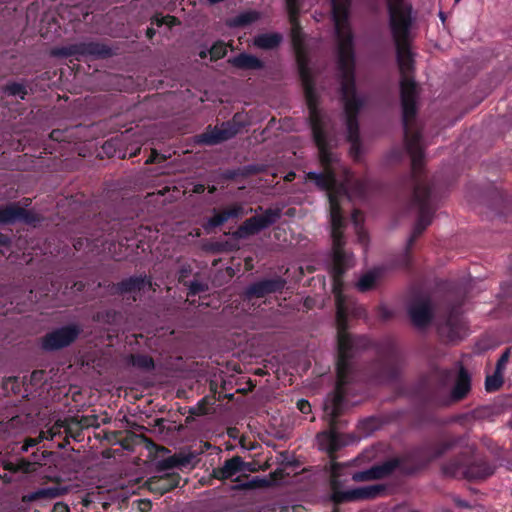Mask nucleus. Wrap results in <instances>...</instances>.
Listing matches in <instances>:
<instances>
[{"instance_id": "obj_55", "label": "nucleus", "mask_w": 512, "mask_h": 512, "mask_svg": "<svg viewBox=\"0 0 512 512\" xmlns=\"http://www.w3.org/2000/svg\"><path fill=\"white\" fill-rule=\"evenodd\" d=\"M205 190V186L202 184H197L194 186L193 192L194 193H202Z\"/></svg>"}, {"instance_id": "obj_59", "label": "nucleus", "mask_w": 512, "mask_h": 512, "mask_svg": "<svg viewBox=\"0 0 512 512\" xmlns=\"http://www.w3.org/2000/svg\"><path fill=\"white\" fill-rule=\"evenodd\" d=\"M294 176H295V174H294V173H289V174L286 176V180H287V181H291V180H293V179H294Z\"/></svg>"}, {"instance_id": "obj_5", "label": "nucleus", "mask_w": 512, "mask_h": 512, "mask_svg": "<svg viewBox=\"0 0 512 512\" xmlns=\"http://www.w3.org/2000/svg\"><path fill=\"white\" fill-rule=\"evenodd\" d=\"M387 6L395 45L409 44L411 5L405 0H387Z\"/></svg>"}, {"instance_id": "obj_6", "label": "nucleus", "mask_w": 512, "mask_h": 512, "mask_svg": "<svg viewBox=\"0 0 512 512\" xmlns=\"http://www.w3.org/2000/svg\"><path fill=\"white\" fill-rule=\"evenodd\" d=\"M242 127L240 115L235 114L231 120L218 126L209 125L203 133L195 136V142L208 146L217 145L236 136Z\"/></svg>"}, {"instance_id": "obj_63", "label": "nucleus", "mask_w": 512, "mask_h": 512, "mask_svg": "<svg viewBox=\"0 0 512 512\" xmlns=\"http://www.w3.org/2000/svg\"><path fill=\"white\" fill-rule=\"evenodd\" d=\"M215 191H216V187L215 186L209 187V192L210 193H213Z\"/></svg>"}, {"instance_id": "obj_7", "label": "nucleus", "mask_w": 512, "mask_h": 512, "mask_svg": "<svg viewBox=\"0 0 512 512\" xmlns=\"http://www.w3.org/2000/svg\"><path fill=\"white\" fill-rule=\"evenodd\" d=\"M344 396L345 395L342 394L331 393L324 402V411L329 418L330 425V431L326 433L329 441L327 450L330 454L336 452L342 445L336 433V419L342 413Z\"/></svg>"}, {"instance_id": "obj_37", "label": "nucleus", "mask_w": 512, "mask_h": 512, "mask_svg": "<svg viewBox=\"0 0 512 512\" xmlns=\"http://www.w3.org/2000/svg\"><path fill=\"white\" fill-rule=\"evenodd\" d=\"M209 54L212 60H218L223 58L226 55V45L223 42L215 43L211 47Z\"/></svg>"}, {"instance_id": "obj_18", "label": "nucleus", "mask_w": 512, "mask_h": 512, "mask_svg": "<svg viewBox=\"0 0 512 512\" xmlns=\"http://www.w3.org/2000/svg\"><path fill=\"white\" fill-rule=\"evenodd\" d=\"M470 391V375L467 370L463 366H459L458 375L456 378L455 385L451 390L449 399L445 403L449 405L450 403H455L462 400Z\"/></svg>"}, {"instance_id": "obj_2", "label": "nucleus", "mask_w": 512, "mask_h": 512, "mask_svg": "<svg viewBox=\"0 0 512 512\" xmlns=\"http://www.w3.org/2000/svg\"><path fill=\"white\" fill-rule=\"evenodd\" d=\"M397 62L400 72V90L402 104V121L404 127L405 144L411 156L412 172L414 177L413 202L419 209V217L409 237L403 255L398 264L408 267L411 261L410 251L416 239L431 223V212L428 208L430 195V180L420 175L422 167V146L419 128L416 121L417 87L413 79L414 60L409 44L396 45Z\"/></svg>"}, {"instance_id": "obj_34", "label": "nucleus", "mask_w": 512, "mask_h": 512, "mask_svg": "<svg viewBox=\"0 0 512 512\" xmlns=\"http://www.w3.org/2000/svg\"><path fill=\"white\" fill-rule=\"evenodd\" d=\"M454 446L453 441H444L437 444L433 450L431 455L429 456V460H434L436 458L441 457L445 452L450 450Z\"/></svg>"}, {"instance_id": "obj_19", "label": "nucleus", "mask_w": 512, "mask_h": 512, "mask_svg": "<svg viewBox=\"0 0 512 512\" xmlns=\"http://www.w3.org/2000/svg\"><path fill=\"white\" fill-rule=\"evenodd\" d=\"M489 205L499 214H506L512 211V195L507 191L495 189L490 193Z\"/></svg>"}, {"instance_id": "obj_64", "label": "nucleus", "mask_w": 512, "mask_h": 512, "mask_svg": "<svg viewBox=\"0 0 512 512\" xmlns=\"http://www.w3.org/2000/svg\"><path fill=\"white\" fill-rule=\"evenodd\" d=\"M106 315H107L108 317H109L110 315H112L113 317H115V316L117 315V313H116V312H108Z\"/></svg>"}, {"instance_id": "obj_24", "label": "nucleus", "mask_w": 512, "mask_h": 512, "mask_svg": "<svg viewBox=\"0 0 512 512\" xmlns=\"http://www.w3.org/2000/svg\"><path fill=\"white\" fill-rule=\"evenodd\" d=\"M282 41V36L278 33H266L256 36L253 40V44L264 50L274 49Z\"/></svg>"}, {"instance_id": "obj_14", "label": "nucleus", "mask_w": 512, "mask_h": 512, "mask_svg": "<svg viewBox=\"0 0 512 512\" xmlns=\"http://www.w3.org/2000/svg\"><path fill=\"white\" fill-rule=\"evenodd\" d=\"M18 220L26 223L39 221V217L32 211L26 210L18 203L0 205V224L14 223Z\"/></svg>"}, {"instance_id": "obj_31", "label": "nucleus", "mask_w": 512, "mask_h": 512, "mask_svg": "<svg viewBox=\"0 0 512 512\" xmlns=\"http://www.w3.org/2000/svg\"><path fill=\"white\" fill-rule=\"evenodd\" d=\"M260 18V13L257 11H248L238 15L233 19L234 26H245L257 21Z\"/></svg>"}, {"instance_id": "obj_41", "label": "nucleus", "mask_w": 512, "mask_h": 512, "mask_svg": "<svg viewBox=\"0 0 512 512\" xmlns=\"http://www.w3.org/2000/svg\"><path fill=\"white\" fill-rule=\"evenodd\" d=\"M192 274V269L190 265H183L181 266L179 272H178V281L180 283H183V285H187V278Z\"/></svg>"}, {"instance_id": "obj_25", "label": "nucleus", "mask_w": 512, "mask_h": 512, "mask_svg": "<svg viewBox=\"0 0 512 512\" xmlns=\"http://www.w3.org/2000/svg\"><path fill=\"white\" fill-rule=\"evenodd\" d=\"M129 363L144 372H149L154 369V361L152 357L146 354H132L129 357Z\"/></svg>"}, {"instance_id": "obj_3", "label": "nucleus", "mask_w": 512, "mask_h": 512, "mask_svg": "<svg viewBox=\"0 0 512 512\" xmlns=\"http://www.w3.org/2000/svg\"><path fill=\"white\" fill-rule=\"evenodd\" d=\"M291 24V36L296 52L298 70L304 88L305 98L309 109V119L314 142L318 149V157L322 170L307 173L306 179L315 183L322 190H333L344 183H338L336 174L342 169L338 155L333 151L332 145L327 141L326 129L328 118L317 108L316 94L313 88L311 71L308 67L305 50L304 35L298 22V0H285ZM347 178L345 186L351 185Z\"/></svg>"}, {"instance_id": "obj_51", "label": "nucleus", "mask_w": 512, "mask_h": 512, "mask_svg": "<svg viewBox=\"0 0 512 512\" xmlns=\"http://www.w3.org/2000/svg\"><path fill=\"white\" fill-rule=\"evenodd\" d=\"M379 313L383 319H388L391 316V312L386 307H380Z\"/></svg>"}, {"instance_id": "obj_23", "label": "nucleus", "mask_w": 512, "mask_h": 512, "mask_svg": "<svg viewBox=\"0 0 512 512\" xmlns=\"http://www.w3.org/2000/svg\"><path fill=\"white\" fill-rule=\"evenodd\" d=\"M284 476V471L282 469H278L270 474V480L253 479L250 482L235 486L234 489H253L257 487H268L271 485V482H277L283 479Z\"/></svg>"}, {"instance_id": "obj_30", "label": "nucleus", "mask_w": 512, "mask_h": 512, "mask_svg": "<svg viewBox=\"0 0 512 512\" xmlns=\"http://www.w3.org/2000/svg\"><path fill=\"white\" fill-rule=\"evenodd\" d=\"M69 492L68 487H50L39 489V498L41 499H55L66 495Z\"/></svg>"}, {"instance_id": "obj_47", "label": "nucleus", "mask_w": 512, "mask_h": 512, "mask_svg": "<svg viewBox=\"0 0 512 512\" xmlns=\"http://www.w3.org/2000/svg\"><path fill=\"white\" fill-rule=\"evenodd\" d=\"M40 500L38 490L22 496V502H33Z\"/></svg>"}, {"instance_id": "obj_27", "label": "nucleus", "mask_w": 512, "mask_h": 512, "mask_svg": "<svg viewBox=\"0 0 512 512\" xmlns=\"http://www.w3.org/2000/svg\"><path fill=\"white\" fill-rule=\"evenodd\" d=\"M399 465V460L396 458L387 460L381 464L373 466L377 479H382L389 476Z\"/></svg>"}, {"instance_id": "obj_33", "label": "nucleus", "mask_w": 512, "mask_h": 512, "mask_svg": "<svg viewBox=\"0 0 512 512\" xmlns=\"http://www.w3.org/2000/svg\"><path fill=\"white\" fill-rule=\"evenodd\" d=\"M503 384L502 372L495 370L493 375L487 376L485 387L487 391H494L499 389Z\"/></svg>"}, {"instance_id": "obj_39", "label": "nucleus", "mask_w": 512, "mask_h": 512, "mask_svg": "<svg viewBox=\"0 0 512 512\" xmlns=\"http://www.w3.org/2000/svg\"><path fill=\"white\" fill-rule=\"evenodd\" d=\"M454 376H455L454 370L443 369L438 372V378H439L442 386L448 385L450 383V381L452 379H454Z\"/></svg>"}, {"instance_id": "obj_10", "label": "nucleus", "mask_w": 512, "mask_h": 512, "mask_svg": "<svg viewBox=\"0 0 512 512\" xmlns=\"http://www.w3.org/2000/svg\"><path fill=\"white\" fill-rule=\"evenodd\" d=\"M408 314L414 326L427 327L434 317V305L427 295L414 297L408 305Z\"/></svg>"}, {"instance_id": "obj_45", "label": "nucleus", "mask_w": 512, "mask_h": 512, "mask_svg": "<svg viewBox=\"0 0 512 512\" xmlns=\"http://www.w3.org/2000/svg\"><path fill=\"white\" fill-rule=\"evenodd\" d=\"M297 406H298V409L304 413V414H308L311 412V405L309 404L308 401H305V400H300L298 403H297Z\"/></svg>"}, {"instance_id": "obj_17", "label": "nucleus", "mask_w": 512, "mask_h": 512, "mask_svg": "<svg viewBox=\"0 0 512 512\" xmlns=\"http://www.w3.org/2000/svg\"><path fill=\"white\" fill-rule=\"evenodd\" d=\"M180 483V476L176 473H165L161 476H153L146 482L148 489L160 495L176 488Z\"/></svg>"}, {"instance_id": "obj_36", "label": "nucleus", "mask_w": 512, "mask_h": 512, "mask_svg": "<svg viewBox=\"0 0 512 512\" xmlns=\"http://www.w3.org/2000/svg\"><path fill=\"white\" fill-rule=\"evenodd\" d=\"M222 213L227 221L230 218H237L244 213V207L241 204H234L222 210Z\"/></svg>"}, {"instance_id": "obj_56", "label": "nucleus", "mask_w": 512, "mask_h": 512, "mask_svg": "<svg viewBox=\"0 0 512 512\" xmlns=\"http://www.w3.org/2000/svg\"><path fill=\"white\" fill-rule=\"evenodd\" d=\"M146 35L149 39H152L153 36L155 35V30L153 28H148L146 30Z\"/></svg>"}, {"instance_id": "obj_58", "label": "nucleus", "mask_w": 512, "mask_h": 512, "mask_svg": "<svg viewBox=\"0 0 512 512\" xmlns=\"http://www.w3.org/2000/svg\"><path fill=\"white\" fill-rule=\"evenodd\" d=\"M358 214H359V211L358 210H355L352 214V219L355 223H358Z\"/></svg>"}, {"instance_id": "obj_35", "label": "nucleus", "mask_w": 512, "mask_h": 512, "mask_svg": "<svg viewBox=\"0 0 512 512\" xmlns=\"http://www.w3.org/2000/svg\"><path fill=\"white\" fill-rule=\"evenodd\" d=\"M4 91L12 96L19 95L21 97V99H24L27 94V90H26L25 86L20 83H15V82L7 84L4 87Z\"/></svg>"}, {"instance_id": "obj_62", "label": "nucleus", "mask_w": 512, "mask_h": 512, "mask_svg": "<svg viewBox=\"0 0 512 512\" xmlns=\"http://www.w3.org/2000/svg\"><path fill=\"white\" fill-rule=\"evenodd\" d=\"M127 423L131 426V427H136V428H139V429H142L143 427L142 426H139V425H136L135 423H130L127 421Z\"/></svg>"}, {"instance_id": "obj_13", "label": "nucleus", "mask_w": 512, "mask_h": 512, "mask_svg": "<svg viewBox=\"0 0 512 512\" xmlns=\"http://www.w3.org/2000/svg\"><path fill=\"white\" fill-rule=\"evenodd\" d=\"M285 284V280L280 277L263 279L249 285L243 292V298L249 301L255 298H263L269 294L281 291Z\"/></svg>"}, {"instance_id": "obj_53", "label": "nucleus", "mask_w": 512, "mask_h": 512, "mask_svg": "<svg viewBox=\"0 0 512 512\" xmlns=\"http://www.w3.org/2000/svg\"><path fill=\"white\" fill-rule=\"evenodd\" d=\"M261 170L262 168L258 166H250L245 169L247 174H256L259 173Z\"/></svg>"}, {"instance_id": "obj_49", "label": "nucleus", "mask_w": 512, "mask_h": 512, "mask_svg": "<svg viewBox=\"0 0 512 512\" xmlns=\"http://www.w3.org/2000/svg\"><path fill=\"white\" fill-rule=\"evenodd\" d=\"M4 468H5L6 470L10 471V472H13V473H15V472H18V471H19V465H18V463H11V462L6 463V464L4 465Z\"/></svg>"}, {"instance_id": "obj_54", "label": "nucleus", "mask_w": 512, "mask_h": 512, "mask_svg": "<svg viewBox=\"0 0 512 512\" xmlns=\"http://www.w3.org/2000/svg\"><path fill=\"white\" fill-rule=\"evenodd\" d=\"M152 21L157 26H162L165 23V16L164 17L155 16Z\"/></svg>"}, {"instance_id": "obj_9", "label": "nucleus", "mask_w": 512, "mask_h": 512, "mask_svg": "<svg viewBox=\"0 0 512 512\" xmlns=\"http://www.w3.org/2000/svg\"><path fill=\"white\" fill-rule=\"evenodd\" d=\"M281 217V209L269 208L261 215H256L246 219L235 232L238 238H245L255 235L261 230L274 224Z\"/></svg>"}, {"instance_id": "obj_12", "label": "nucleus", "mask_w": 512, "mask_h": 512, "mask_svg": "<svg viewBox=\"0 0 512 512\" xmlns=\"http://www.w3.org/2000/svg\"><path fill=\"white\" fill-rule=\"evenodd\" d=\"M442 471L445 475L455 477V476H469V477H477L484 478L493 473V468L487 465L486 463L477 464L466 469V458L461 459V461H457L456 463H449L443 466Z\"/></svg>"}, {"instance_id": "obj_15", "label": "nucleus", "mask_w": 512, "mask_h": 512, "mask_svg": "<svg viewBox=\"0 0 512 512\" xmlns=\"http://www.w3.org/2000/svg\"><path fill=\"white\" fill-rule=\"evenodd\" d=\"M466 333L465 323L458 312H451L446 322L439 326V334L447 341L454 342L461 339Z\"/></svg>"}, {"instance_id": "obj_22", "label": "nucleus", "mask_w": 512, "mask_h": 512, "mask_svg": "<svg viewBox=\"0 0 512 512\" xmlns=\"http://www.w3.org/2000/svg\"><path fill=\"white\" fill-rule=\"evenodd\" d=\"M228 62L238 68L243 70H260L264 68V63L254 55L241 53L236 57L230 58Z\"/></svg>"}, {"instance_id": "obj_61", "label": "nucleus", "mask_w": 512, "mask_h": 512, "mask_svg": "<svg viewBox=\"0 0 512 512\" xmlns=\"http://www.w3.org/2000/svg\"><path fill=\"white\" fill-rule=\"evenodd\" d=\"M6 243V237L3 235H0V245Z\"/></svg>"}, {"instance_id": "obj_16", "label": "nucleus", "mask_w": 512, "mask_h": 512, "mask_svg": "<svg viewBox=\"0 0 512 512\" xmlns=\"http://www.w3.org/2000/svg\"><path fill=\"white\" fill-rule=\"evenodd\" d=\"M382 491H384V487L382 485H372L353 489L347 492H335L333 500L336 503H340L347 500L369 499L376 497Z\"/></svg>"}, {"instance_id": "obj_26", "label": "nucleus", "mask_w": 512, "mask_h": 512, "mask_svg": "<svg viewBox=\"0 0 512 512\" xmlns=\"http://www.w3.org/2000/svg\"><path fill=\"white\" fill-rule=\"evenodd\" d=\"M381 276V271L373 270L364 274L359 281L357 282V287L360 291L366 292L372 289L377 283L378 279Z\"/></svg>"}, {"instance_id": "obj_8", "label": "nucleus", "mask_w": 512, "mask_h": 512, "mask_svg": "<svg viewBox=\"0 0 512 512\" xmlns=\"http://www.w3.org/2000/svg\"><path fill=\"white\" fill-rule=\"evenodd\" d=\"M81 331L75 324L55 329L41 338V346L47 351L62 349L73 343Z\"/></svg>"}, {"instance_id": "obj_48", "label": "nucleus", "mask_w": 512, "mask_h": 512, "mask_svg": "<svg viewBox=\"0 0 512 512\" xmlns=\"http://www.w3.org/2000/svg\"><path fill=\"white\" fill-rule=\"evenodd\" d=\"M179 23L180 22H179V20L176 17L170 16V15L165 16V23L164 24L172 27V26L177 25Z\"/></svg>"}, {"instance_id": "obj_11", "label": "nucleus", "mask_w": 512, "mask_h": 512, "mask_svg": "<svg viewBox=\"0 0 512 512\" xmlns=\"http://www.w3.org/2000/svg\"><path fill=\"white\" fill-rule=\"evenodd\" d=\"M55 55L61 56H92L95 58H106L112 56V50L108 46L100 42H82L64 47L54 52Z\"/></svg>"}, {"instance_id": "obj_46", "label": "nucleus", "mask_w": 512, "mask_h": 512, "mask_svg": "<svg viewBox=\"0 0 512 512\" xmlns=\"http://www.w3.org/2000/svg\"><path fill=\"white\" fill-rule=\"evenodd\" d=\"M52 512H70V509L64 502H57L54 504Z\"/></svg>"}, {"instance_id": "obj_52", "label": "nucleus", "mask_w": 512, "mask_h": 512, "mask_svg": "<svg viewBox=\"0 0 512 512\" xmlns=\"http://www.w3.org/2000/svg\"><path fill=\"white\" fill-rule=\"evenodd\" d=\"M158 156H159L158 152L155 149H153L152 152H151L150 157L146 161V164H151V163L156 162Z\"/></svg>"}, {"instance_id": "obj_60", "label": "nucleus", "mask_w": 512, "mask_h": 512, "mask_svg": "<svg viewBox=\"0 0 512 512\" xmlns=\"http://www.w3.org/2000/svg\"><path fill=\"white\" fill-rule=\"evenodd\" d=\"M68 443H69V441H68V439L66 438V439H65V442L60 443V444L58 445V447L62 449V448H64Z\"/></svg>"}, {"instance_id": "obj_43", "label": "nucleus", "mask_w": 512, "mask_h": 512, "mask_svg": "<svg viewBox=\"0 0 512 512\" xmlns=\"http://www.w3.org/2000/svg\"><path fill=\"white\" fill-rule=\"evenodd\" d=\"M510 350L506 349L497 362L496 370L502 372L509 359Z\"/></svg>"}, {"instance_id": "obj_29", "label": "nucleus", "mask_w": 512, "mask_h": 512, "mask_svg": "<svg viewBox=\"0 0 512 512\" xmlns=\"http://www.w3.org/2000/svg\"><path fill=\"white\" fill-rule=\"evenodd\" d=\"M185 286L189 289V295H196L209 290L208 282L201 279L199 274H195L194 279L192 281H188Z\"/></svg>"}, {"instance_id": "obj_21", "label": "nucleus", "mask_w": 512, "mask_h": 512, "mask_svg": "<svg viewBox=\"0 0 512 512\" xmlns=\"http://www.w3.org/2000/svg\"><path fill=\"white\" fill-rule=\"evenodd\" d=\"M196 458L194 453H178L157 462L158 471H165L174 467H184Z\"/></svg>"}, {"instance_id": "obj_20", "label": "nucleus", "mask_w": 512, "mask_h": 512, "mask_svg": "<svg viewBox=\"0 0 512 512\" xmlns=\"http://www.w3.org/2000/svg\"><path fill=\"white\" fill-rule=\"evenodd\" d=\"M244 462L241 457L234 456L224 462V465L219 468H215L212 472V476L218 480H224L232 477L243 469Z\"/></svg>"}, {"instance_id": "obj_4", "label": "nucleus", "mask_w": 512, "mask_h": 512, "mask_svg": "<svg viewBox=\"0 0 512 512\" xmlns=\"http://www.w3.org/2000/svg\"><path fill=\"white\" fill-rule=\"evenodd\" d=\"M331 7L337 41L347 140L360 141L357 114L364 106L366 99L356 92L354 85L353 35L349 23L350 0H331Z\"/></svg>"}, {"instance_id": "obj_40", "label": "nucleus", "mask_w": 512, "mask_h": 512, "mask_svg": "<svg viewBox=\"0 0 512 512\" xmlns=\"http://www.w3.org/2000/svg\"><path fill=\"white\" fill-rule=\"evenodd\" d=\"M18 465H19V471L29 474V473H33L36 471L38 463L29 462L25 459H22L18 462Z\"/></svg>"}, {"instance_id": "obj_50", "label": "nucleus", "mask_w": 512, "mask_h": 512, "mask_svg": "<svg viewBox=\"0 0 512 512\" xmlns=\"http://www.w3.org/2000/svg\"><path fill=\"white\" fill-rule=\"evenodd\" d=\"M39 443V439H36V438H29L26 440V443L25 445L23 446V450L24 451H27L28 450V447L30 446H35Z\"/></svg>"}, {"instance_id": "obj_44", "label": "nucleus", "mask_w": 512, "mask_h": 512, "mask_svg": "<svg viewBox=\"0 0 512 512\" xmlns=\"http://www.w3.org/2000/svg\"><path fill=\"white\" fill-rule=\"evenodd\" d=\"M68 422L71 424V426L73 424L79 425L80 427H89V426L93 425L92 421L87 417H83L79 421L74 418H71L70 420H68Z\"/></svg>"}, {"instance_id": "obj_32", "label": "nucleus", "mask_w": 512, "mask_h": 512, "mask_svg": "<svg viewBox=\"0 0 512 512\" xmlns=\"http://www.w3.org/2000/svg\"><path fill=\"white\" fill-rule=\"evenodd\" d=\"M64 428L67 434L72 435V427L68 420L55 422L50 429L46 431L49 439H53L55 436L61 433V429Z\"/></svg>"}, {"instance_id": "obj_42", "label": "nucleus", "mask_w": 512, "mask_h": 512, "mask_svg": "<svg viewBox=\"0 0 512 512\" xmlns=\"http://www.w3.org/2000/svg\"><path fill=\"white\" fill-rule=\"evenodd\" d=\"M226 222L225 217L221 212L216 213L208 222V226L216 227Z\"/></svg>"}, {"instance_id": "obj_38", "label": "nucleus", "mask_w": 512, "mask_h": 512, "mask_svg": "<svg viewBox=\"0 0 512 512\" xmlns=\"http://www.w3.org/2000/svg\"><path fill=\"white\" fill-rule=\"evenodd\" d=\"M352 478L357 482L377 480L373 467L368 470L355 473Z\"/></svg>"}, {"instance_id": "obj_1", "label": "nucleus", "mask_w": 512, "mask_h": 512, "mask_svg": "<svg viewBox=\"0 0 512 512\" xmlns=\"http://www.w3.org/2000/svg\"><path fill=\"white\" fill-rule=\"evenodd\" d=\"M327 195L330 204L333 293L337 306L336 385L332 393L345 395L346 385L350 383L353 371V358L368 346L369 341L364 336H355L347 331V307L341 294V276L353 265V254L344 249L345 240L343 237L346 222L342 213V206L349 201L347 187L340 185L333 190H327Z\"/></svg>"}, {"instance_id": "obj_28", "label": "nucleus", "mask_w": 512, "mask_h": 512, "mask_svg": "<svg viewBox=\"0 0 512 512\" xmlns=\"http://www.w3.org/2000/svg\"><path fill=\"white\" fill-rule=\"evenodd\" d=\"M145 285L144 278H129L118 285L121 293L140 291Z\"/></svg>"}, {"instance_id": "obj_57", "label": "nucleus", "mask_w": 512, "mask_h": 512, "mask_svg": "<svg viewBox=\"0 0 512 512\" xmlns=\"http://www.w3.org/2000/svg\"><path fill=\"white\" fill-rule=\"evenodd\" d=\"M49 439L48 435L46 432L42 431L40 432L39 436L36 438V439H39V442L42 441L43 439Z\"/></svg>"}]
</instances>
